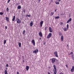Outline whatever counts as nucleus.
Returning a JSON list of instances; mask_svg holds the SVG:
<instances>
[{
  "instance_id": "obj_1",
  "label": "nucleus",
  "mask_w": 74,
  "mask_h": 74,
  "mask_svg": "<svg viewBox=\"0 0 74 74\" xmlns=\"http://www.w3.org/2000/svg\"><path fill=\"white\" fill-rule=\"evenodd\" d=\"M52 33H49L47 36V38H50L52 37Z\"/></svg>"
},
{
  "instance_id": "obj_2",
  "label": "nucleus",
  "mask_w": 74,
  "mask_h": 74,
  "mask_svg": "<svg viewBox=\"0 0 74 74\" xmlns=\"http://www.w3.org/2000/svg\"><path fill=\"white\" fill-rule=\"evenodd\" d=\"M51 60V62L52 63H55V60H56V59L55 58H53L50 59Z\"/></svg>"
},
{
  "instance_id": "obj_3",
  "label": "nucleus",
  "mask_w": 74,
  "mask_h": 74,
  "mask_svg": "<svg viewBox=\"0 0 74 74\" xmlns=\"http://www.w3.org/2000/svg\"><path fill=\"white\" fill-rule=\"evenodd\" d=\"M54 55L57 57V58H58V52L57 51H55L54 52Z\"/></svg>"
},
{
  "instance_id": "obj_4",
  "label": "nucleus",
  "mask_w": 74,
  "mask_h": 74,
  "mask_svg": "<svg viewBox=\"0 0 74 74\" xmlns=\"http://www.w3.org/2000/svg\"><path fill=\"white\" fill-rule=\"evenodd\" d=\"M38 49H36V50H34L33 51V52L35 53L36 54H37V53H38Z\"/></svg>"
},
{
  "instance_id": "obj_5",
  "label": "nucleus",
  "mask_w": 74,
  "mask_h": 74,
  "mask_svg": "<svg viewBox=\"0 0 74 74\" xmlns=\"http://www.w3.org/2000/svg\"><path fill=\"white\" fill-rule=\"evenodd\" d=\"M17 23H20L21 22V21L19 20V18H17Z\"/></svg>"
},
{
  "instance_id": "obj_6",
  "label": "nucleus",
  "mask_w": 74,
  "mask_h": 74,
  "mask_svg": "<svg viewBox=\"0 0 74 74\" xmlns=\"http://www.w3.org/2000/svg\"><path fill=\"white\" fill-rule=\"evenodd\" d=\"M44 23V21H41L40 23V27H42V25Z\"/></svg>"
},
{
  "instance_id": "obj_7",
  "label": "nucleus",
  "mask_w": 74,
  "mask_h": 74,
  "mask_svg": "<svg viewBox=\"0 0 74 74\" xmlns=\"http://www.w3.org/2000/svg\"><path fill=\"white\" fill-rule=\"evenodd\" d=\"M39 35L41 37H42V32H40L39 33Z\"/></svg>"
},
{
  "instance_id": "obj_8",
  "label": "nucleus",
  "mask_w": 74,
  "mask_h": 74,
  "mask_svg": "<svg viewBox=\"0 0 74 74\" xmlns=\"http://www.w3.org/2000/svg\"><path fill=\"white\" fill-rule=\"evenodd\" d=\"M32 43L33 44L34 46H35V40H32Z\"/></svg>"
},
{
  "instance_id": "obj_9",
  "label": "nucleus",
  "mask_w": 74,
  "mask_h": 74,
  "mask_svg": "<svg viewBox=\"0 0 74 74\" xmlns=\"http://www.w3.org/2000/svg\"><path fill=\"white\" fill-rule=\"evenodd\" d=\"M71 72H74V66L72 67V68L71 69Z\"/></svg>"
},
{
  "instance_id": "obj_10",
  "label": "nucleus",
  "mask_w": 74,
  "mask_h": 74,
  "mask_svg": "<svg viewBox=\"0 0 74 74\" xmlns=\"http://www.w3.org/2000/svg\"><path fill=\"white\" fill-rule=\"evenodd\" d=\"M49 29L50 32L51 33H52V32L53 31L52 29V28H51V27H49Z\"/></svg>"
},
{
  "instance_id": "obj_11",
  "label": "nucleus",
  "mask_w": 74,
  "mask_h": 74,
  "mask_svg": "<svg viewBox=\"0 0 74 74\" xmlns=\"http://www.w3.org/2000/svg\"><path fill=\"white\" fill-rule=\"evenodd\" d=\"M71 18H70L66 22L67 23H69V22H71Z\"/></svg>"
},
{
  "instance_id": "obj_12",
  "label": "nucleus",
  "mask_w": 74,
  "mask_h": 74,
  "mask_svg": "<svg viewBox=\"0 0 74 74\" xmlns=\"http://www.w3.org/2000/svg\"><path fill=\"white\" fill-rule=\"evenodd\" d=\"M33 25V22L32 21L30 23V26L32 27Z\"/></svg>"
},
{
  "instance_id": "obj_13",
  "label": "nucleus",
  "mask_w": 74,
  "mask_h": 74,
  "mask_svg": "<svg viewBox=\"0 0 74 74\" xmlns=\"http://www.w3.org/2000/svg\"><path fill=\"white\" fill-rule=\"evenodd\" d=\"M53 71H54V73L55 74H56L57 72H56V69H54L53 70Z\"/></svg>"
},
{
  "instance_id": "obj_14",
  "label": "nucleus",
  "mask_w": 74,
  "mask_h": 74,
  "mask_svg": "<svg viewBox=\"0 0 74 74\" xmlns=\"http://www.w3.org/2000/svg\"><path fill=\"white\" fill-rule=\"evenodd\" d=\"M18 45L19 46V48H21V43L18 42Z\"/></svg>"
},
{
  "instance_id": "obj_15",
  "label": "nucleus",
  "mask_w": 74,
  "mask_h": 74,
  "mask_svg": "<svg viewBox=\"0 0 74 74\" xmlns=\"http://www.w3.org/2000/svg\"><path fill=\"white\" fill-rule=\"evenodd\" d=\"M29 66H26V69L27 70H29Z\"/></svg>"
},
{
  "instance_id": "obj_16",
  "label": "nucleus",
  "mask_w": 74,
  "mask_h": 74,
  "mask_svg": "<svg viewBox=\"0 0 74 74\" xmlns=\"http://www.w3.org/2000/svg\"><path fill=\"white\" fill-rule=\"evenodd\" d=\"M4 74H8L7 73V70H5L4 71Z\"/></svg>"
},
{
  "instance_id": "obj_17",
  "label": "nucleus",
  "mask_w": 74,
  "mask_h": 74,
  "mask_svg": "<svg viewBox=\"0 0 74 74\" xmlns=\"http://www.w3.org/2000/svg\"><path fill=\"white\" fill-rule=\"evenodd\" d=\"M17 8L18 9L20 10V9H21V6L18 5L17 7Z\"/></svg>"
},
{
  "instance_id": "obj_18",
  "label": "nucleus",
  "mask_w": 74,
  "mask_h": 74,
  "mask_svg": "<svg viewBox=\"0 0 74 74\" xmlns=\"http://www.w3.org/2000/svg\"><path fill=\"white\" fill-rule=\"evenodd\" d=\"M15 16H13V18L12 19V21H15Z\"/></svg>"
},
{
  "instance_id": "obj_19",
  "label": "nucleus",
  "mask_w": 74,
  "mask_h": 74,
  "mask_svg": "<svg viewBox=\"0 0 74 74\" xmlns=\"http://www.w3.org/2000/svg\"><path fill=\"white\" fill-rule=\"evenodd\" d=\"M55 3H56V4H57V5H58L59 4H60L59 2H58L57 1H55Z\"/></svg>"
},
{
  "instance_id": "obj_20",
  "label": "nucleus",
  "mask_w": 74,
  "mask_h": 74,
  "mask_svg": "<svg viewBox=\"0 0 74 74\" xmlns=\"http://www.w3.org/2000/svg\"><path fill=\"white\" fill-rule=\"evenodd\" d=\"M61 41H63V36H61Z\"/></svg>"
},
{
  "instance_id": "obj_21",
  "label": "nucleus",
  "mask_w": 74,
  "mask_h": 74,
  "mask_svg": "<svg viewBox=\"0 0 74 74\" xmlns=\"http://www.w3.org/2000/svg\"><path fill=\"white\" fill-rule=\"evenodd\" d=\"M63 30L64 31L66 32V31H67V28H66V27L64 28L63 29Z\"/></svg>"
},
{
  "instance_id": "obj_22",
  "label": "nucleus",
  "mask_w": 74,
  "mask_h": 74,
  "mask_svg": "<svg viewBox=\"0 0 74 74\" xmlns=\"http://www.w3.org/2000/svg\"><path fill=\"white\" fill-rule=\"evenodd\" d=\"M55 19H59V18H60V16H58L57 17H55Z\"/></svg>"
},
{
  "instance_id": "obj_23",
  "label": "nucleus",
  "mask_w": 74,
  "mask_h": 74,
  "mask_svg": "<svg viewBox=\"0 0 74 74\" xmlns=\"http://www.w3.org/2000/svg\"><path fill=\"white\" fill-rule=\"evenodd\" d=\"M54 14V13L52 12L50 14V16H52Z\"/></svg>"
},
{
  "instance_id": "obj_24",
  "label": "nucleus",
  "mask_w": 74,
  "mask_h": 74,
  "mask_svg": "<svg viewBox=\"0 0 74 74\" xmlns=\"http://www.w3.org/2000/svg\"><path fill=\"white\" fill-rule=\"evenodd\" d=\"M6 21H9V18H8L7 17H6Z\"/></svg>"
},
{
  "instance_id": "obj_25",
  "label": "nucleus",
  "mask_w": 74,
  "mask_h": 74,
  "mask_svg": "<svg viewBox=\"0 0 74 74\" xmlns=\"http://www.w3.org/2000/svg\"><path fill=\"white\" fill-rule=\"evenodd\" d=\"M69 24H67V25H66V27H67V30L69 29Z\"/></svg>"
},
{
  "instance_id": "obj_26",
  "label": "nucleus",
  "mask_w": 74,
  "mask_h": 74,
  "mask_svg": "<svg viewBox=\"0 0 74 74\" xmlns=\"http://www.w3.org/2000/svg\"><path fill=\"white\" fill-rule=\"evenodd\" d=\"M53 67L54 68V69H56V66L55 65H53Z\"/></svg>"
},
{
  "instance_id": "obj_27",
  "label": "nucleus",
  "mask_w": 74,
  "mask_h": 74,
  "mask_svg": "<svg viewBox=\"0 0 74 74\" xmlns=\"http://www.w3.org/2000/svg\"><path fill=\"white\" fill-rule=\"evenodd\" d=\"M6 43V40H5L4 42V44L5 45V44Z\"/></svg>"
},
{
  "instance_id": "obj_28",
  "label": "nucleus",
  "mask_w": 74,
  "mask_h": 74,
  "mask_svg": "<svg viewBox=\"0 0 74 74\" xmlns=\"http://www.w3.org/2000/svg\"><path fill=\"white\" fill-rule=\"evenodd\" d=\"M7 12H8V11H9V8H7Z\"/></svg>"
},
{
  "instance_id": "obj_29",
  "label": "nucleus",
  "mask_w": 74,
  "mask_h": 74,
  "mask_svg": "<svg viewBox=\"0 0 74 74\" xmlns=\"http://www.w3.org/2000/svg\"><path fill=\"white\" fill-rule=\"evenodd\" d=\"M25 31L24 30L23 31V34H25Z\"/></svg>"
},
{
  "instance_id": "obj_30",
  "label": "nucleus",
  "mask_w": 74,
  "mask_h": 74,
  "mask_svg": "<svg viewBox=\"0 0 74 74\" xmlns=\"http://www.w3.org/2000/svg\"><path fill=\"white\" fill-rule=\"evenodd\" d=\"M0 15H3V13H2L1 12H0Z\"/></svg>"
},
{
  "instance_id": "obj_31",
  "label": "nucleus",
  "mask_w": 74,
  "mask_h": 74,
  "mask_svg": "<svg viewBox=\"0 0 74 74\" xmlns=\"http://www.w3.org/2000/svg\"><path fill=\"white\" fill-rule=\"evenodd\" d=\"M60 25H63V23H62V22H61Z\"/></svg>"
},
{
  "instance_id": "obj_32",
  "label": "nucleus",
  "mask_w": 74,
  "mask_h": 74,
  "mask_svg": "<svg viewBox=\"0 0 74 74\" xmlns=\"http://www.w3.org/2000/svg\"><path fill=\"white\" fill-rule=\"evenodd\" d=\"M47 27H46L45 28V30H47Z\"/></svg>"
},
{
  "instance_id": "obj_33",
  "label": "nucleus",
  "mask_w": 74,
  "mask_h": 74,
  "mask_svg": "<svg viewBox=\"0 0 74 74\" xmlns=\"http://www.w3.org/2000/svg\"><path fill=\"white\" fill-rule=\"evenodd\" d=\"M59 35H60V36H62V33H61L60 32H59Z\"/></svg>"
},
{
  "instance_id": "obj_34",
  "label": "nucleus",
  "mask_w": 74,
  "mask_h": 74,
  "mask_svg": "<svg viewBox=\"0 0 74 74\" xmlns=\"http://www.w3.org/2000/svg\"><path fill=\"white\" fill-rule=\"evenodd\" d=\"M27 16H28V17H30L31 15H27Z\"/></svg>"
},
{
  "instance_id": "obj_35",
  "label": "nucleus",
  "mask_w": 74,
  "mask_h": 74,
  "mask_svg": "<svg viewBox=\"0 0 74 74\" xmlns=\"http://www.w3.org/2000/svg\"><path fill=\"white\" fill-rule=\"evenodd\" d=\"M10 0H9L8 1V3H9V2H10Z\"/></svg>"
},
{
  "instance_id": "obj_36",
  "label": "nucleus",
  "mask_w": 74,
  "mask_h": 74,
  "mask_svg": "<svg viewBox=\"0 0 74 74\" xmlns=\"http://www.w3.org/2000/svg\"><path fill=\"white\" fill-rule=\"evenodd\" d=\"M10 0H9L8 1V3H9V2H10Z\"/></svg>"
},
{
  "instance_id": "obj_37",
  "label": "nucleus",
  "mask_w": 74,
  "mask_h": 74,
  "mask_svg": "<svg viewBox=\"0 0 74 74\" xmlns=\"http://www.w3.org/2000/svg\"><path fill=\"white\" fill-rule=\"evenodd\" d=\"M5 29H7V26H5Z\"/></svg>"
},
{
  "instance_id": "obj_38",
  "label": "nucleus",
  "mask_w": 74,
  "mask_h": 74,
  "mask_svg": "<svg viewBox=\"0 0 74 74\" xmlns=\"http://www.w3.org/2000/svg\"><path fill=\"white\" fill-rule=\"evenodd\" d=\"M8 64H7L6 65V67H8Z\"/></svg>"
},
{
  "instance_id": "obj_39",
  "label": "nucleus",
  "mask_w": 74,
  "mask_h": 74,
  "mask_svg": "<svg viewBox=\"0 0 74 74\" xmlns=\"http://www.w3.org/2000/svg\"><path fill=\"white\" fill-rule=\"evenodd\" d=\"M70 54H73V52H71Z\"/></svg>"
},
{
  "instance_id": "obj_40",
  "label": "nucleus",
  "mask_w": 74,
  "mask_h": 74,
  "mask_svg": "<svg viewBox=\"0 0 74 74\" xmlns=\"http://www.w3.org/2000/svg\"><path fill=\"white\" fill-rule=\"evenodd\" d=\"M73 60H74V57H72Z\"/></svg>"
},
{
  "instance_id": "obj_41",
  "label": "nucleus",
  "mask_w": 74,
  "mask_h": 74,
  "mask_svg": "<svg viewBox=\"0 0 74 74\" xmlns=\"http://www.w3.org/2000/svg\"><path fill=\"white\" fill-rule=\"evenodd\" d=\"M17 74H19V72L18 71L17 72Z\"/></svg>"
},
{
  "instance_id": "obj_42",
  "label": "nucleus",
  "mask_w": 74,
  "mask_h": 74,
  "mask_svg": "<svg viewBox=\"0 0 74 74\" xmlns=\"http://www.w3.org/2000/svg\"><path fill=\"white\" fill-rule=\"evenodd\" d=\"M60 74H64L63 73H62V72L60 73Z\"/></svg>"
},
{
  "instance_id": "obj_43",
  "label": "nucleus",
  "mask_w": 74,
  "mask_h": 74,
  "mask_svg": "<svg viewBox=\"0 0 74 74\" xmlns=\"http://www.w3.org/2000/svg\"><path fill=\"white\" fill-rule=\"evenodd\" d=\"M67 48H69V45H67Z\"/></svg>"
},
{
  "instance_id": "obj_44",
  "label": "nucleus",
  "mask_w": 74,
  "mask_h": 74,
  "mask_svg": "<svg viewBox=\"0 0 74 74\" xmlns=\"http://www.w3.org/2000/svg\"><path fill=\"white\" fill-rule=\"evenodd\" d=\"M43 45H45V42H44Z\"/></svg>"
},
{
  "instance_id": "obj_45",
  "label": "nucleus",
  "mask_w": 74,
  "mask_h": 74,
  "mask_svg": "<svg viewBox=\"0 0 74 74\" xmlns=\"http://www.w3.org/2000/svg\"><path fill=\"white\" fill-rule=\"evenodd\" d=\"M23 12H24V13H25V10H23Z\"/></svg>"
},
{
  "instance_id": "obj_46",
  "label": "nucleus",
  "mask_w": 74,
  "mask_h": 74,
  "mask_svg": "<svg viewBox=\"0 0 74 74\" xmlns=\"http://www.w3.org/2000/svg\"><path fill=\"white\" fill-rule=\"evenodd\" d=\"M38 1L39 2H40V1H41V0H39Z\"/></svg>"
},
{
  "instance_id": "obj_47",
  "label": "nucleus",
  "mask_w": 74,
  "mask_h": 74,
  "mask_svg": "<svg viewBox=\"0 0 74 74\" xmlns=\"http://www.w3.org/2000/svg\"><path fill=\"white\" fill-rule=\"evenodd\" d=\"M71 57H74V55H72V56H71Z\"/></svg>"
},
{
  "instance_id": "obj_48",
  "label": "nucleus",
  "mask_w": 74,
  "mask_h": 74,
  "mask_svg": "<svg viewBox=\"0 0 74 74\" xmlns=\"http://www.w3.org/2000/svg\"><path fill=\"white\" fill-rule=\"evenodd\" d=\"M48 74H51V73L49 72H48Z\"/></svg>"
},
{
  "instance_id": "obj_49",
  "label": "nucleus",
  "mask_w": 74,
  "mask_h": 74,
  "mask_svg": "<svg viewBox=\"0 0 74 74\" xmlns=\"http://www.w3.org/2000/svg\"><path fill=\"white\" fill-rule=\"evenodd\" d=\"M58 1L59 2H60V1H61V0H58Z\"/></svg>"
},
{
  "instance_id": "obj_50",
  "label": "nucleus",
  "mask_w": 74,
  "mask_h": 74,
  "mask_svg": "<svg viewBox=\"0 0 74 74\" xmlns=\"http://www.w3.org/2000/svg\"><path fill=\"white\" fill-rule=\"evenodd\" d=\"M39 39L40 40H41V38L40 37Z\"/></svg>"
},
{
  "instance_id": "obj_51",
  "label": "nucleus",
  "mask_w": 74,
  "mask_h": 74,
  "mask_svg": "<svg viewBox=\"0 0 74 74\" xmlns=\"http://www.w3.org/2000/svg\"><path fill=\"white\" fill-rule=\"evenodd\" d=\"M66 67H67V65H66Z\"/></svg>"
},
{
  "instance_id": "obj_52",
  "label": "nucleus",
  "mask_w": 74,
  "mask_h": 74,
  "mask_svg": "<svg viewBox=\"0 0 74 74\" xmlns=\"http://www.w3.org/2000/svg\"><path fill=\"white\" fill-rule=\"evenodd\" d=\"M7 69H8V68L7 67H6V70H7Z\"/></svg>"
},
{
  "instance_id": "obj_53",
  "label": "nucleus",
  "mask_w": 74,
  "mask_h": 74,
  "mask_svg": "<svg viewBox=\"0 0 74 74\" xmlns=\"http://www.w3.org/2000/svg\"><path fill=\"white\" fill-rule=\"evenodd\" d=\"M56 9L55 10V12H56Z\"/></svg>"
},
{
  "instance_id": "obj_54",
  "label": "nucleus",
  "mask_w": 74,
  "mask_h": 74,
  "mask_svg": "<svg viewBox=\"0 0 74 74\" xmlns=\"http://www.w3.org/2000/svg\"><path fill=\"white\" fill-rule=\"evenodd\" d=\"M23 62H24V61H23Z\"/></svg>"
},
{
  "instance_id": "obj_55",
  "label": "nucleus",
  "mask_w": 74,
  "mask_h": 74,
  "mask_svg": "<svg viewBox=\"0 0 74 74\" xmlns=\"http://www.w3.org/2000/svg\"><path fill=\"white\" fill-rule=\"evenodd\" d=\"M69 55H71V54H69Z\"/></svg>"
}]
</instances>
